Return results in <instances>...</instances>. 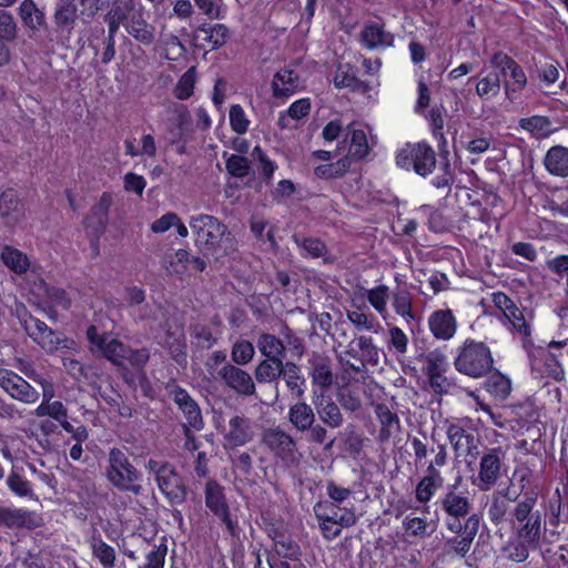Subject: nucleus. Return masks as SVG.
<instances>
[{
    "label": "nucleus",
    "mask_w": 568,
    "mask_h": 568,
    "mask_svg": "<svg viewBox=\"0 0 568 568\" xmlns=\"http://www.w3.org/2000/svg\"><path fill=\"white\" fill-rule=\"evenodd\" d=\"M504 316L514 332L524 338L530 336V325L524 312L517 305H514Z\"/></svg>",
    "instance_id": "5fc2aeb1"
},
{
    "label": "nucleus",
    "mask_w": 568,
    "mask_h": 568,
    "mask_svg": "<svg viewBox=\"0 0 568 568\" xmlns=\"http://www.w3.org/2000/svg\"><path fill=\"white\" fill-rule=\"evenodd\" d=\"M170 396L184 416L183 425L191 426L194 430H201L204 427V422L195 399L180 386L173 387Z\"/></svg>",
    "instance_id": "f3484780"
},
{
    "label": "nucleus",
    "mask_w": 568,
    "mask_h": 568,
    "mask_svg": "<svg viewBox=\"0 0 568 568\" xmlns=\"http://www.w3.org/2000/svg\"><path fill=\"white\" fill-rule=\"evenodd\" d=\"M366 310L367 306L365 304L363 306L355 307L354 310H348L346 312V317L359 332H377L379 323L376 316L366 312Z\"/></svg>",
    "instance_id": "a19ab883"
},
{
    "label": "nucleus",
    "mask_w": 568,
    "mask_h": 568,
    "mask_svg": "<svg viewBox=\"0 0 568 568\" xmlns=\"http://www.w3.org/2000/svg\"><path fill=\"white\" fill-rule=\"evenodd\" d=\"M334 84L338 89L347 88L352 91H361L366 89V85L356 77L354 67L348 63L337 65L334 77Z\"/></svg>",
    "instance_id": "c03bdc74"
},
{
    "label": "nucleus",
    "mask_w": 568,
    "mask_h": 568,
    "mask_svg": "<svg viewBox=\"0 0 568 568\" xmlns=\"http://www.w3.org/2000/svg\"><path fill=\"white\" fill-rule=\"evenodd\" d=\"M457 320L449 308L437 310L428 317V328L433 336L439 341L452 339L457 332Z\"/></svg>",
    "instance_id": "aec40b11"
},
{
    "label": "nucleus",
    "mask_w": 568,
    "mask_h": 568,
    "mask_svg": "<svg viewBox=\"0 0 568 568\" xmlns=\"http://www.w3.org/2000/svg\"><path fill=\"white\" fill-rule=\"evenodd\" d=\"M509 75L511 78V81L505 80L504 89L507 99L513 100V93L521 91L526 87L527 77L523 68L517 62Z\"/></svg>",
    "instance_id": "69168bd1"
},
{
    "label": "nucleus",
    "mask_w": 568,
    "mask_h": 568,
    "mask_svg": "<svg viewBox=\"0 0 568 568\" xmlns=\"http://www.w3.org/2000/svg\"><path fill=\"white\" fill-rule=\"evenodd\" d=\"M141 11L142 6L135 0H113L108 13L126 23Z\"/></svg>",
    "instance_id": "864d4df0"
},
{
    "label": "nucleus",
    "mask_w": 568,
    "mask_h": 568,
    "mask_svg": "<svg viewBox=\"0 0 568 568\" xmlns=\"http://www.w3.org/2000/svg\"><path fill=\"white\" fill-rule=\"evenodd\" d=\"M216 377L239 395L252 396L255 394L256 387L252 376L239 366L225 364L216 372Z\"/></svg>",
    "instance_id": "4468645a"
},
{
    "label": "nucleus",
    "mask_w": 568,
    "mask_h": 568,
    "mask_svg": "<svg viewBox=\"0 0 568 568\" xmlns=\"http://www.w3.org/2000/svg\"><path fill=\"white\" fill-rule=\"evenodd\" d=\"M189 262V252L186 250H178L176 252L166 255L165 268L170 274L182 275L187 270Z\"/></svg>",
    "instance_id": "bf43d9fd"
},
{
    "label": "nucleus",
    "mask_w": 568,
    "mask_h": 568,
    "mask_svg": "<svg viewBox=\"0 0 568 568\" xmlns=\"http://www.w3.org/2000/svg\"><path fill=\"white\" fill-rule=\"evenodd\" d=\"M494 364L489 347L483 342L467 339L460 347L454 365L469 377L479 378L490 372Z\"/></svg>",
    "instance_id": "39448f33"
},
{
    "label": "nucleus",
    "mask_w": 568,
    "mask_h": 568,
    "mask_svg": "<svg viewBox=\"0 0 568 568\" xmlns=\"http://www.w3.org/2000/svg\"><path fill=\"white\" fill-rule=\"evenodd\" d=\"M344 143H348L347 154L342 160H348L349 165L354 161L363 160L369 152L366 132L356 128L355 123L346 126Z\"/></svg>",
    "instance_id": "4be33fe9"
},
{
    "label": "nucleus",
    "mask_w": 568,
    "mask_h": 568,
    "mask_svg": "<svg viewBox=\"0 0 568 568\" xmlns=\"http://www.w3.org/2000/svg\"><path fill=\"white\" fill-rule=\"evenodd\" d=\"M308 371L313 385L327 390L334 383L332 361L328 356L314 352L308 358Z\"/></svg>",
    "instance_id": "412c9836"
},
{
    "label": "nucleus",
    "mask_w": 568,
    "mask_h": 568,
    "mask_svg": "<svg viewBox=\"0 0 568 568\" xmlns=\"http://www.w3.org/2000/svg\"><path fill=\"white\" fill-rule=\"evenodd\" d=\"M125 31L143 45L155 42V28L143 18V10L124 23Z\"/></svg>",
    "instance_id": "c85d7f7f"
},
{
    "label": "nucleus",
    "mask_w": 568,
    "mask_h": 568,
    "mask_svg": "<svg viewBox=\"0 0 568 568\" xmlns=\"http://www.w3.org/2000/svg\"><path fill=\"white\" fill-rule=\"evenodd\" d=\"M195 80L196 71L195 68L192 67L178 80L173 89L174 97L181 101L187 100L193 94Z\"/></svg>",
    "instance_id": "6e6d98bb"
},
{
    "label": "nucleus",
    "mask_w": 568,
    "mask_h": 568,
    "mask_svg": "<svg viewBox=\"0 0 568 568\" xmlns=\"http://www.w3.org/2000/svg\"><path fill=\"white\" fill-rule=\"evenodd\" d=\"M104 475L108 481L120 491L132 493L135 496L142 493V486L136 484L141 473L120 448L110 449Z\"/></svg>",
    "instance_id": "20e7f679"
},
{
    "label": "nucleus",
    "mask_w": 568,
    "mask_h": 568,
    "mask_svg": "<svg viewBox=\"0 0 568 568\" xmlns=\"http://www.w3.org/2000/svg\"><path fill=\"white\" fill-rule=\"evenodd\" d=\"M19 13L22 21L31 29H39L45 24L44 12L33 0H23L19 7Z\"/></svg>",
    "instance_id": "8fccbe9b"
},
{
    "label": "nucleus",
    "mask_w": 568,
    "mask_h": 568,
    "mask_svg": "<svg viewBox=\"0 0 568 568\" xmlns=\"http://www.w3.org/2000/svg\"><path fill=\"white\" fill-rule=\"evenodd\" d=\"M256 346L261 355L265 358L284 361L286 357V346L283 341L271 333H261L256 339Z\"/></svg>",
    "instance_id": "f704fd0d"
},
{
    "label": "nucleus",
    "mask_w": 568,
    "mask_h": 568,
    "mask_svg": "<svg viewBox=\"0 0 568 568\" xmlns=\"http://www.w3.org/2000/svg\"><path fill=\"white\" fill-rule=\"evenodd\" d=\"M0 215L6 219V224L14 225L24 216V205L18 192L13 189L3 191L0 195Z\"/></svg>",
    "instance_id": "393cba45"
},
{
    "label": "nucleus",
    "mask_w": 568,
    "mask_h": 568,
    "mask_svg": "<svg viewBox=\"0 0 568 568\" xmlns=\"http://www.w3.org/2000/svg\"><path fill=\"white\" fill-rule=\"evenodd\" d=\"M374 410L381 424L379 438L387 440L400 429V420L386 404H376Z\"/></svg>",
    "instance_id": "e433bc0d"
},
{
    "label": "nucleus",
    "mask_w": 568,
    "mask_h": 568,
    "mask_svg": "<svg viewBox=\"0 0 568 568\" xmlns=\"http://www.w3.org/2000/svg\"><path fill=\"white\" fill-rule=\"evenodd\" d=\"M255 354L254 346L251 342L241 339L237 341L231 351V358L236 365L248 364Z\"/></svg>",
    "instance_id": "0e129e2a"
},
{
    "label": "nucleus",
    "mask_w": 568,
    "mask_h": 568,
    "mask_svg": "<svg viewBox=\"0 0 568 568\" xmlns=\"http://www.w3.org/2000/svg\"><path fill=\"white\" fill-rule=\"evenodd\" d=\"M462 480V476H457L454 484L447 485L443 495L437 499L436 506L445 514L446 529L454 534L445 539L446 552L464 558L469 552L479 531L481 517L478 514L470 515L473 503L467 491H457Z\"/></svg>",
    "instance_id": "f257e3e1"
},
{
    "label": "nucleus",
    "mask_w": 568,
    "mask_h": 568,
    "mask_svg": "<svg viewBox=\"0 0 568 568\" xmlns=\"http://www.w3.org/2000/svg\"><path fill=\"white\" fill-rule=\"evenodd\" d=\"M301 84L298 74L292 69L277 71L272 80V91L275 98H287L294 94Z\"/></svg>",
    "instance_id": "cd10ccee"
},
{
    "label": "nucleus",
    "mask_w": 568,
    "mask_h": 568,
    "mask_svg": "<svg viewBox=\"0 0 568 568\" xmlns=\"http://www.w3.org/2000/svg\"><path fill=\"white\" fill-rule=\"evenodd\" d=\"M361 41L369 50L389 48L394 44V36L385 30L383 23L372 21L365 23L361 32Z\"/></svg>",
    "instance_id": "5701e85b"
},
{
    "label": "nucleus",
    "mask_w": 568,
    "mask_h": 568,
    "mask_svg": "<svg viewBox=\"0 0 568 568\" xmlns=\"http://www.w3.org/2000/svg\"><path fill=\"white\" fill-rule=\"evenodd\" d=\"M500 79L498 74L488 73L480 78L476 84V93L481 99L493 98L500 92Z\"/></svg>",
    "instance_id": "4d7b16f0"
},
{
    "label": "nucleus",
    "mask_w": 568,
    "mask_h": 568,
    "mask_svg": "<svg viewBox=\"0 0 568 568\" xmlns=\"http://www.w3.org/2000/svg\"><path fill=\"white\" fill-rule=\"evenodd\" d=\"M537 493L524 495L511 509L509 525L516 538L540 547L546 531L545 516L537 509Z\"/></svg>",
    "instance_id": "7ed1b4c3"
},
{
    "label": "nucleus",
    "mask_w": 568,
    "mask_h": 568,
    "mask_svg": "<svg viewBox=\"0 0 568 568\" xmlns=\"http://www.w3.org/2000/svg\"><path fill=\"white\" fill-rule=\"evenodd\" d=\"M544 165L554 176H568V148L562 145L551 146L545 158Z\"/></svg>",
    "instance_id": "c756f323"
},
{
    "label": "nucleus",
    "mask_w": 568,
    "mask_h": 568,
    "mask_svg": "<svg viewBox=\"0 0 568 568\" xmlns=\"http://www.w3.org/2000/svg\"><path fill=\"white\" fill-rule=\"evenodd\" d=\"M294 241L304 251L306 256L317 258L325 256L327 253L326 245L320 239L305 237L300 240L297 236H294Z\"/></svg>",
    "instance_id": "338daca9"
},
{
    "label": "nucleus",
    "mask_w": 568,
    "mask_h": 568,
    "mask_svg": "<svg viewBox=\"0 0 568 568\" xmlns=\"http://www.w3.org/2000/svg\"><path fill=\"white\" fill-rule=\"evenodd\" d=\"M349 170L348 160H338L335 163L318 165L315 169V174L323 179H334L343 176Z\"/></svg>",
    "instance_id": "774afa93"
},
{
    "label": "nucleus",
    "mask_w": 568,
    "mask_h": 568,
    "mask_svg": "<svg viewBox=\"0 0 568 568\" xmlns=\"http://www.w3.org/2000/svg\"><path fill=\"white\" fill-rule=\"evenodd\" d=\"M317 520L337 523L339 526L352 527L356 524L354 507H342L335 503L318 501L314 505Z\"/></svg>",
    "instance_id": "a211bd4d"
},
{
    "label": "nucleus",
    "mask_w": 568,
    "mask_h": 568,
    "mask_svg": "<svg viewBox=\"0 0 568 568\" xmlns=\"http://www.w3.org/2000/svg\"><path fill=\"white\" fill-rule=\"evenodd\" d=\"M112 202V195L104 192L99 202L91 209L90 214L84 219V226L92 229L98 236L105 230Z\"/></svg>",
    "instance_id": "b1692460"
},
{
    "label": "nucleus",
    "mask_w": 568,
    "mask_h": 568,
    "mask_svg": "<svg viewBox=\"0 0 568 568\" xmlns=\"http://www.w3.org/2000/svg\"><path fill=\"white\" fill-rule=\"evenodd\" d=\"M34 414L38 417L49 416L59 423L60 420H64V418H68V408L62 402L53 400L48 404L41 403L34 409Z\"/></svg>",
    "instance_id": "680f3d73"
},
{
    "label": "nucleus",
    "mask_w": 568,
    "mask_h": 568,
    "mask_svg": "<svg viewBox=\"0 0 568 568\" xmlns=\"http://www.w3.org/2000/svg\"><path fill=\"white\" fill-rule=\"evenodd\" d=\"M513 500L508 498V490H497L490 496L488 504V519L494 526H499L505 523H509L511 509L510 503Z\"/></svg>",
    "instance_id": "a878e982"
},
{
    "label": "nucleus",
    "mask_w": 568,
    "mask_h": 568,
    "mask_svg": "<svg viewBox=\"0 0 568 568\" xmlns=\"http://www.w3.org/2000/svg\"><path fill=\"white\" fill-rule=\"evenodd\" d=\"M566 345L567 341H552L548 344V349L542 355L548 374L556 381L565 378V369L559 361L562 353L559 351Z\"/></svg>",
    "instance_id": "c9c22d12"
},
{
    "label": "nucleus",
    "mask_w": 568,
    "mask_h": 568,
    "mask_svg": "<svg viewBox=\"0 0 568 568\" xmlns=\"http://www.w3.org/2000/svg\"><path fill=\"white\" fill-rule=\"evenodd\" d=\"M226 171L235 178H244L250 173L248 160L242 155L223 153Z\"/></svg>",
    "instance_id": "e2e57ef3"
},
{
    "label": "nucleus",
    "mask_w": 568,
    "mask_h": 568,
    "mask_svg": "<svg viewBox=\"0 0 568 568\" xmlns=\"http://www.w3.org/2000/svg\"><path fill=\"white\" fill-rule=\"evenodd\" d=\"M519 126L537 139L547 138L554 132L551 121L544 115L523 118L519 120Z\"/></svg>",
    "instance_id": "a18cd8bd"
},
{
    "label": "nucleus",
    "mask_w": 568,
    "mask_h": 568,
    "mask_svg": "<svg viewBox=\"0 0 568 568\" xmlns=\"http://www.w3.org/2000/svg\"><path fill=\"white\" fill-rule=\"evenodd\" d=\"M41 517L22 508L0 506V526L9 529H34L41 526Z\"/></svg>",
    "instance_id": "6ab92c4d"
},
{
    "label": "nucleus",
    "mask_w": 568,
    "mask_h": 568,
    "mask_svg": "<svg viewBox=\"0 0 568 568\" xmlns=\"http://www.w3.org/2000/svg\"><path fill=\"white\" fill-rule=\"evenodd\" d=\"M281 377L284 379L287 389L294 397L302 398L304 396L306 381L297 364L293 362H285Z\"/></svg>",
    "instance_id": "4c0bfd02"
},
{
    "label": "nucleus",
    "mask_w": 568,
    "mask_h": 568,
    "mask_svg": "<svg viewBox=\"0 0 568 568\" xmlns=\"http://www.w3.org/2000/svg\"><path fill=\"white\" fill-rule=\"evenodd\" d=\"M91 548L94 557L104 568H112L115 561V550L100 538H92Z\"/></svg>",
    "instance_id": "13d9d810"
},
{
    "label": "nucleus",
    "mask_w": 568,
    "mask_h": 568,
    "mask_svg": "<svg viewBox=\"0 0 568 568\" xmlns=\"http://www.w3.org/2000/svg\"><path fill=\"white\" fill-rule=\"evenodd\" d=\"M145 468L154 475L159 489L171 505H180L186 499V486L172 465L150 459Z\"/></svg>",
    "instance_id": "6e6552de"
},
{
    "label": "nucleus",
    "mask_w": 568,
    "mask_h": 568,
    "mask_svg": "<svg viewBox=\"0 0 568 568\" xmlns=\"http://www.w3.org/2000/svg\"><path fill=\"white\" fill-rule=\"evenodd\" d=\"M222 436L225 449L242 447L255 436L254 422L244 414H233L223 426Z\"/></svg>",
    "instance_id": "f8f14e48"
},
{
    "label": "nucleus",
    "mask_w": 568,
    "mask_h": 568,
    "mask_svg": "<svg viewBox=\"0 0 568 568\" xmlns=\"http://www.w3.org/2000/svg\"><path fill=\"white\" fill-rule=\"evenodd\" d=\"M389 297V287L385 284H379L366 291V298L368 303L383 318H386L387 315V303Z\"/></svg>",
    "instance_id": "3c124183"
},
{
    "label": "nucleus",
    "mask_w": 568,
    "mask_h": 568,
    "mask_svg": "<svg viewBox=\"0 0 568 568\" xmlns=\"http://www.w3.org/2000/svg\"><path fill=\"white\" fill-rule=\"evenodd\" d=\"M196 38L206 42L211 49H216L226 43L230 38V30L222 23H204L196 29Z\"/></svg>",
    "instance_id": "473e14b6"
},
{
    "label": "nucleus",
    "mask_w": 568,
    "mask_h": 568,
    "mask_svg": "<svg viewBox=\"0 0 568 568\" xmlns=\"http://www.w3.org/2000/svg\"><path fill=\"white\" fill-rule=\"evenodd\" d=\"M261 442L285 467H296L303 458L295 438L280 426L264 429Z\"/></svg>",
    "instance_id": "0eeeda50"
},
{
    "label": "nucleus",
    "mask_w": 568,
    "mask_h": 568,
    "mask_svg": "<svg viewBox=\"0 0 568 568\" xmlns=\"http://www.w3.org/2000/svg\"><path fill=\"white\" fill-rule=\"evenodd\" d=\"M392 306L397 315L403 317L406 323H410L415 316L413 313V295L409 291L403 288L392 294Z\"/></svg>",
    "instance_id": "de8ad7c7"
},
{
    "label": "nucleus",
    "mask_w": 568,
    "mask_h": 568,
    "mask_svg": "<svg viewBox=\"0 0 568 568\" xmlns=\"http://www.w3.org/2000/svg\"><path fill=\"white\" fill-rule=\"evenodd\" d=\"M166 320V312L160 304H145L139 307L135 317V321L142 322L150 331L162 326Z\"/></svg>",
    "instance_id": "58836bf2"
},
{
    "label": "nucleus",
    "mask_w": 568,
    "mask_h": 568,
    "mask_svg": "<svg viewBox=\"0 0 568 568\" xmlns=\"http://www.w3.org/2000/svg\"><path fill=\"white\" fill-rule=\"evenodd\" d=\"M20 322L28 336L47 354H53L63 348L71 349L75 345L73 339L68 338L61 332L52 329L31 314L26 313Z\"/></svg>",
    "instance_id": "423d86ee"
},
{
    "label": "nucleus",
    "mask_w": 568,
    "mask_h": 568,
    "mask_svg": "<svg viewBox=\"0 0 568 568\" xmlns=\"http://www.w3.org/2000/svg\"><path fill=\"white\" fill-rule=\"evenodd\" d=\"M276 552L285 558H296L300 554L298 545L287 535L275 531L273 537Z\"/></svg>",
    "instance_id": "052dcab7"
},
{
    "label": "nucleus",
    "mask_w": 568,
    "mask_h": 568,
    "mask_svg": "<svg viewBox=\"0 0 568 568\" xmlns=\"http://www.w3.org/2000/svg\"><path fill=\"white\" fill-rule=\"evenodd\" d=\"M538 547L534 544H528L521 539L516 538L515 540L508 541L503 547V554L508 560L516 564H521L529 558L530 550H535Z\"/></svg>",
    "instance_id": "09e8293b"
},
{
    "label": "nucleus",
    "mask_w": 568,
    "mask_h": 568,
    "mask_svg": "<svg viewBox=\"0 0 568 568\" xmlns=\"http://www.w3.org/2000/svg\"><path fill=\"white\" fill-rule=\"evenodd\" d=\"M159 343L170 352L175 362L185 361V343L182 332L168 328L164 335L159 337Z\"/></svg>",
    "instance_id": "79ce46f5"
},
{
    "label": "nucleus",
    "mask_w": 568,
    "mask_h": 568,
    "mask_svg": "<svg viewBox=\"0 0 568 568\" xmlns=\"http://www.w3.org/2000/svg\"><path fill=\"white\" fill-rule=\"evenodd\" d=\"M447 439L455 452L456 457H476L477 439L473 432L464 428L460 424L449 423L446 427Z\"/></svg>",
    "instance_id": "dca6fc26"
},
{
    "label": "nucleus",
    "mask_w": 568,
    "mask_h": 568,
    "mask_svg": "<svg viewBox=\"0 0 568 568\" xmlns=\"http://www.w3.org/2000/svg\"><path fill=\"white\" fill-rule=\"evenodd\" d=\"M1 262L14 274L23 275L31 266L26 253L11 245H4L0 252Z\"/></svg>",
    "instance_id": "72a5a7b5"
},
{
    "label": "nucleus",
    "mask_w": 568,
    "mask_h": 568,
    "mask_svg": "<svg viewBox=\"0 0 568 568\" xmlns=\"http://www.w3.org/2000/svg\"><path fill=\"white\" fill-rule=\"evenodd\" d=\"M486 390L499 399H506L511 392L510 379L499 372H494L485 382Z\"/></svg>",
    "instance_id": "603ef678"
},
{
    "label": "nucleus",
    "mask_w": 568,
    "mask_h": 568,
    "mask_svg": "<svg viewBox=\"0 0 568 568\" xmlns=\"http://www.w3.org/2000/svg\"><path fill=\"white\" fill-rule=\"evenodd\" d=\"M205 506L225 525L230 535L234 536L236 523L231 518V510L226 501L224 488L215 480H209L204 489Z\"/></svg>",
    "instance_id": "ddd939ff"
},
{
    "label": "nucleus",
    "mask_w": 568,
    "mask_h": 568,
    "mask_svg": "<svg viewBox=\"0 0 568 568\" xmlns=\"http://www.w3.org/2000/svg\"><path fill=\"white\" fill-rule=\"evenodd\" d=\"M396 164L402 169L413 170L420 176H427L436 166V152L425 142L408 143L397 152Z\"/></svg>",
    "instance_id": "1a4fd4ad"
},
{
    "label": "nucleus",
    "mask_w": 568,
    "mask_h": 568,
    "mask_svg": "<svg viewBox=\"0 0 568 568\" xmlns=\"http://www.w3.org/2000/svg\"><path fill=\"white\" fill-rule=\"evenodd\" d=\"M78 19L75 0H57L54 4L53 22L58 29L71 31Z\"/></svg>",
    "instance_id": "2f4dec72"
},
{
    "label": "nucleus",
    "mask_w": 568,
    "mask_h": 568,
    "mask_svg": "<svg viewBox=\"0 0 568 568\" xmlns=\"http://www.w3.org/2000/svg\"><path fill=\"white\" fill-rule=\"evenodd\" d=\"M444 483V478H437L426 473V475L416 485V500L420 504H427L435 496L436 491L443 487Z\"/></svg>",
    "instance_id": "49530a36"
},
{
    "label": "nucleus",
    "mask_w": 568,
    "mask_h": 568,
    "mask_svg": "<svg viewBox=\"0 0 568 568\" xmlns=\"http://www.w3.org/2000/svg\"><path fill=\"white\" fill-rule=\"evenodd\" d=\"M284 366V361L264 357L254 369L255 379L260 384L273 383L281 377Z\"/></svg>",
    "instance_id": "ea45409f"
},
{
    "label": "nucleus",
    "mask_w": 568,
    "mask_h": 568,
    "mask_svg": "<svg viewBox=\"0 0 568 568\" xmlns=\"http://www.w3.org/2000/svg\"><path fill=\"white\" fill-rule=\"evenodd\" d=\"M0 386L12 398L26 404H33L39 398L38 390L24 378L11 371L0 372Z\"/></svg>",
    "instance_id": "2eb2a0df"
},
{
    "label": "nucleus",
    "mask_w": 568,
    "mask_h": 568,
    "mask_svg": "<svg viewBox=\"0 0 568 568\" xmlns=\"http://www.w3.org/2000/svg\"><path fill=\"white\" fill-rule=\"evenodd\" d=\"M287 419L301 433L306 432L316 422L315 412L306 402H297L288 408Z\"/></svg>",
    "instance_id": "7c9ffc66"
},
{
    "label": "nucleus",
    "mask_w": 568,
    "mask_h": 568,
    "mask_svg": "<svg viewBox=\"0 0 568 568\" xmlns=\"http://www.w3.org/2000/svg\"><path fill=\"white\" fill-rule=\"evenodd\" d=\"M313 403L323 425L329 428H338L343 425L342 410L329 396L321 395Z\"/></svg>",
    "instance_id": "bb28decb"
},
{
    "label": "nucleus",
    "mask_w": 568,
    "mask_h": 568,
    "mask_svg": "<svg viewBox=\"0 0 568 568\" xmlns=\"http://www.w3.org/2000/svg\"><path fill=\"white\" fill-rule=\"evenodd\" d=\"M506 452L501 447L486 448L479 460L477 477L473 484L480 491L493 489L503 476Z\"/></svg>",
    "instance_id": "9d476101"
},
{
    "label": "nucleus",
    "mask_w": 568,
    "mask_h": 568,
    "mask_svg": "<svg viewBox=\"0 0 568 568\" xmlns=\"http://www.w3.org/2000/svg\"><path fill=\"white\" fill-rule=\"evenodd\" d=\"M126 352L128 346L125 344L114 337L108 336L97 351V354H100L116 366H122L125 362Z\"/></svg>",
    "instance_id": "37998d69"
},
{
    "label": "nucleus",
    "mask_w": 568,
    "mask_h": 568,
    "mask_svg": "<svg viewBox=\"0 0 568 568\" xmlns=\"http://www.w3.org/2000/svg\"><path fill=\"white\" fill-rule=\"evenodd\" d=\"M418 362L422 364V371L428 377L433 390L437 394L447 393L450 386L445 377L449 367L447 356L439 349H433L419 355Z\"/></svg>",
    "instance_id": "9b49d317"
},
{
    "label": "nucleus",
    "mask_w": 568,
    "mask_h": 568,
    "mask_svg": "<svg viewBox=\"0 0 568 568\" xmlns=\"http://www.w3.org/2000/svg\"><path fill=\"white\" fill-rule=\"evenodd\" d=\"M189 224L194 234L195 244L203 252L219 257L236 250L234 236L217 217L199 214L191 216Z\"/></svg>",
    "instance_id": "f03ea898"
}]
</instances>
